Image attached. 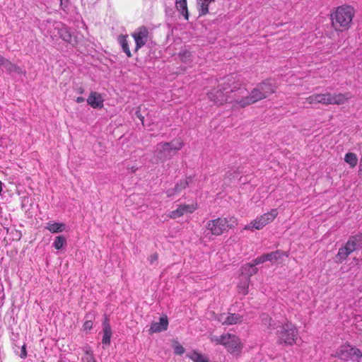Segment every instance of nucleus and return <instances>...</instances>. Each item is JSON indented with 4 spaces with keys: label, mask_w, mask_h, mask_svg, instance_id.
Returning <instances> with one entry per match:
<instances>
[{
    "label": "nucleus",
    "mask_w": 362,
    "mask_h": 362,
    "mask_svg": "<svg viewBox=\"0 0 362 362\" xmlns=\"http://www.w3.org/2000/svg\"><path fill=\"white\" fill-rule=\"evenodd\" d=\"M226 81L228 88L223 87L222 89L213 90L208 94V97L216 104L221 105L226 100L223 90H227L230 88L231 92H237L235 93V99L233 101V107L235 109L243 108L252 105L266 98L276 90V87L267 81L259 83L250 94L246 95L247 93V90L240 88L241 79L239 76H228Z\"/></svg>",
    "instance_id": "1"
},
{
    "label": "nucleus",
    "mask_w": 362,
    "mask_h": 362,
    "mask_svg": "<svg viewBox=\"0 0 362 362\" xmlns=\"http://www.w3.org/2000/svg\"><path fill=\"white\" fill-rule=\"evenodd\" d=\"M262 323L269 328L276 329L277 343L284 346H293L298 339V330L291 322L277 325L270 317L262 315Z\"/></svg>",
    "instance_id": "2"
},
{
    "label": "nucleus",
    "mask_w": 362,
    "mask_h": 362,
    "mask_svg": "<svg viewBox=\"0 0 362 362\" xmlns=\"http://www.w3.org/2000/svg\"><path fill=\"white\" fill-rule=\"evenodd\" d=\"M354 14V8L351 6H338L330 15L333 28L337 32L348 30L351 26Z\"/></svg>",
    "instance_id": "3"
},
{
    "label": "nucleus",
    "mask_w": 362,
    "mask_h": 362,
    "mask_svg": "<svg viewBox=\"0 0 362 362\" xmlns=\"http://www.w3.org/2000/svg\"><path fill=\"white\" fill-rule=\"evenodd\" d=\"M209 339L215 345L224 346L227 351L232 354H239L243 348L241 339L235 334L230 333H224L219 336L211 334Z\"/></svg>",
    "instance_id": "4"
},
{
    "label": "nucleus",
    "mask_w": 362,
    "mask_h": 362,
    "mask_svg": "<svg viewBox=\"0 0 362 362\" xmlns=\"http://www.w3.org/2000/svg\"><path fill=\"white\" fill-rule=\"evenodd\" d=\"M351 95L346 93H334L326 92L324 93H316L305 98V102L310 105L322 104L328 105H344L350 99Z\"/></svg>",
    "instance_id": "5"
},
{
    "label": "nucleus",
    "mask_w": 362,
    "mask_h": 362,
    "mask_svg": "<svg viewBox=\"0 0 362 362\" xmlns=\"http://www.w3.org/2000/svg\"><path fill=\"white\" fill-rule=\"evenodd\" d=\"M238 224L236 217L229 216L210 220L206 223V230L213 235L218 236L235 228Z\"/></svg>",
    "instance_id": "6"
},
{
    "label": "nucleus",
    "mask_w": 362,
    "mask_h": 362,
    "mask_svg": "<svg viewBox=\"0 0 362 362\" xmlns=\"http://www.w3.org/2000/svg\"><path fill=\"white\" fill-rule=\"evenodd\" d=\"M183 142L180 139L173 140L170 142L159 143L154 151L156 162H163L170 159L182 148Z\"/></svg>",
    "instance_id": "7"
},
{
    "label": "nucleus",
    "mask_w": 362,
    "mask_h": 362,
    "mask_svg": "<svg viewBox=\"0 0 362 362\" xmlns=\"http://www.w3.org/2000/svg\"><path fill=\"white\" fill-rule=\"evenodd\" d=\"M278 215L276 209H273L270 211L265 213L261 216H257L256 218L251 221L243 228L245 230L253 231L255 230H261L269 223L274 221Z\"/></svg>",
    "instance_id": "8"
},
{
    "label": "nucleus",
    "mask_w": 362,
    "mask_h": 362,
    "mask_svg": "<svg viewBox=\"0 0 362 362\" xmlns=\"http://www.w3.org/2000/svg\"><path fill=\"white\" fill-rule=\"evenodd\" d=\"M333 356L346 361L359 362L362 353L358 349L349 344H343L337 349Z\"/></svg>",
    "instance_id": "9"
},
{
    "label": "nucleus",
    "mask_w": 362,
    "mask_h": 362,
    "mask_svg": "<svg viewBox=\"0 0 362 362\" xmlns=\"http://www.w3.org/2000/svg\"><path fill=\"white\" fill-rule=\"evenodd\" d=\"M132 36L135 42V52H138V50L144 47L150 40L149 30L145 26H141L136 28L132 33Z\"/></svg>",
    "instance_id": "10"
},
{
    "label": "nucleus",
    "mask_w": 362,
    "mask_h": 362,
    "mask_svg": "<svg viewBox=\"0 0 362 362\" xmlns=\"http://www.w3.org/2000/svg\"><path fill=\"white\" fill-rule=\"evenodd\" d=\"M358 239L356 236L351 237L344 246L339 249L336 256L337 262H342L346 257L356 249Z\"/></svg>",
    "instance_id": "11"
},
{
    "label": "nucleus",
    "mask_w": 362,
    "mask_h": 362,
    "mask_svg": "<svg viewBox=\"0 0 362 362\" xmlns=\"http://www.w3.org/2000/svg\"><path fill=\"white\" fill-rule=\"evenodd\" d=\"M53 31H50V37L53 40L55 39L58 35L59 37L66 42H70L71 41V35L66 27L57 22L53 24Z\"/></svg>",
    "instance_id": "12"
},
{
    "label": "nucleus",
    "mask_w": 362,
    "mask_h": 362,
    "mask_svg": "<svg viewBox=\"0 0 362 362\" xmlns=\"http://www.w3.org/2000/svg\"><path fill=\"white\" fill-rule=\"evenodd\" d=\"M198 208L196 202L189 204H180L177 209L170 212L169 217L171 218H177L187 214H192Z\"/></svg>",
    "instance_id": "13"
},
{
    "label": "nucleus",
    "mask_w": 362,
    "mask_h": 362,
    "mask_svg": "<svg viewBox=\"0 0 362 362\" xmlns=\"http://www.w3.org/2000/svg\"><path fill=\"white\" fill-rule=\"evenodd\" d=\"M217 320L222 325H232L243 321V317L236 313H222L217 317Z\"/></svg>",
    "instance_id": "14"
},
{
    "label": "nucleus",
    "mask_w": 362,
    "mask_h": 362,
    "mask_svg": "<svg viewBox=\"0 0 362 362\" xmlns=\"http://www.w3.org/2000/svg\"><path fill=\"white\" fill-rule=\"evenodd\" d=\"M193 182V177H187L183 180H181L173 189L167 190L166 194L168 197H173L180 193L182 189L187 187H189Z\"/></svg>",
    "instance_id": "15"
},
{
    "label": "nucleus",
    "mask_w": 362,
    "mask_h": 362,
    "mask_svg": "<svg viewBox=\"0 0 362 362\" xmlns=\"http://www.w3.org/2000/svg\"><path fill=\"white\" fill-rule=\"evenodd\" d=\"M168 327V320L166 315L160 317L159 322H153L151 325L150 333H158L167 330Z\"/></svg>",
    "instance_id": "16"
},
{
    "label": "nucleus",
    "mask_w": 362,
    "mask_h": 362,
    "mask_svg": "<svg viewBox=\"0 0 362 362\" xmlns=\"http://www.w3.org/2000/svg\"><path fill=\"white\" fill-rule=\"evenodd\" d=\"M103 98L97 92H91L87 99L88 104L93 108H101L103 106Z\"/></svg>",
    "instance_id": "17"
},
{
    "label": "nucleus",
    "mask_w": 362,
    "mask_h": 362,
    "mask_svg": "<svg viewBox=\"0 0 362 362\" xmlns=\"http://www.w3.org/2000/svg\"><path fill=\"white\" fill-rule=\"evenodd\" d=\"M45 228L52 233H59L65 230L66 225L63 223L49 221L47 223Z\"/></svg>",
    "instance_id": "18"
},
{
    "label": "nucleus",
    "mask_w": 362,
    "mask_h": 362,
    "mask_svg": "<svg viewBox=\"0 0 362 362\" xmlns=\"http://www.w3.org/2000/svg\"><path fill=\"white\" fill-rule=\"evenodd\" d=\"M255 266V264L254 263L244 265L241 269L242 272L240 276L244 277V279L250 280V276L257 272V269Z\"/></svg>",
    "instance_id": "19"
},
{
    "label": "nucleus",
    "mask_w": 362,
    "mask_h": 362,
    "mask_svg": "<svg viewBox=\"0 0 362 362\" xmlns=\"http://www.w3.org/2000/svg\"><path fill=\"white\" fill-rule=\"evenodd\" d=\"M103 337L102 339V342L103 344L109 345L110 343V338L112 336V329L110 327V325L107 321V320H105L103 322Z\"/></svg>",
    "instance_id": "20"
},
{
    "label": "nucleus",
    "mask_w": 362,
    "mask_h": 362,
    "mask_svg": "<svg viewBox=\"0 0 362 362\" xmlns=\"http://www.w3.org/2000/svg\"><path fill=\"white\" fill-rule=\"evenodd\" d=\"M175 7L186 20L189 19L187 0H175Z\"/></svg>",
    "instance_id": "21"
},
{
    "label": "nucleus",
    "mask_w": 362,
    "mask_h": 362,
    "mask_svg": "<svg viewBox=\"0 0 362 362\" xmlns=\"http://www.w3.org/2000/svg\"><path fill=\"white\" fill-rule=\"evenodd\" d=\"M127 37V35H120L118 36L117 40L122 47L123 52L127 54L128 57H131L132 53L129 47Z\"/></svg>",
    "instance_id": "22"
},
{
    "label": "nucleus",
    "mask_w": 362,
    "mask_h": 362,
    "mask_svg": "<svg viewBox=\"0 0 362 362\" xmlns=\"http://www.w3.org/2000/svg\"><path fill=\"white\" fill-rule=\"evenodd\" d=\"M250 281V279H244V277L240 276V281L237 286L238 293L243 296L248 293Z\"/></svg>",
    "instance_id": "23"
},
{
    "label": "nucleus",
    "mask_w": 362,
    "mask_h": 362,
    "mask_svg": "<svg viewBox=\"0 0 362 362\" xmlns=\"http://www.w3.org/2000/svg\"><path fill=\"white\" fill-rule=\"evenodd\" d=\"M1 66L6 69L9 73L15 72L21 74L22 72L21 69L16 64L11 63L8 59H5L1 64Z\"/></svg>",
    "instance_id": "24"
},
{
    "label": "nucleus",
    "mask_w": 362,
    "mask_h": 362,
    "mask_svg": "<svg viewBox=\"0 0 362 362\" xmlns=\"http://www.w3.org/2000/svg\"><path fill=\"white\" fill-rule=\"evenodd\" d=\"M214 0H197V6L200 16H204L209 13V6Z\"/></svg>",
    "instance_id": "25"
},
{
    "label": "nucleus",
    "mask_w": 362,
    "mask_h": 362,
    "mask_svg": "<svg viewBox=\"0 0 362 362\" xmlns=\"http://www.w3.org/2000/svg\"><path fill=\"white\" fill-rule=\"evenodd\" d=\"M187 356L192 360L193 362H209L206 356L196 351L189 353Z\"/></svg>",
    "instance_id": "26"
},
{
    "label": "nucleus",
    "mask_w": 362,
    "mask_h": 362,
    "mask_svg": "<svg viewBox=\"0 0 362 362\" xmlns=\"http://www.w3.org/2000/svg\"><path fill=\"white\" fill-rule=\"evenodd\" d=\"M282 256L288 257L287 252H284L277 250V251L267 254V261H270V262H273L277 261Z\"/></svg>",
    "instance_id": "27"
},
{
    "label": "nucleus",
    "mask_w": 362,
    "mask_h": 362,
    "mask_svg": "<svg viewBox=\"0 0 362 362\" xmlns=\"http://www.w3.org/2000/svg\"><path fill=\"white\" fill-rule=\"evenodd\" d=\"M344 160L351 168H354L358 163V158L354 153H347L344 156Z\"/></svg>",
    "instance_id": "28"
},
{
    "label": "nucleus",
    "mask_w": 362,
    "mask_h": 362,
    "mask_svg": "<svg viewBox=\"0 0 362 362\" xmlns=\"http://www.w3.org/2000/svg\"><path fill=\"white\" fill-rule=\"evenodd\" d=\"M180 59L185 64H190L192 62V54L188 50H182L179 54Z\"/></svg>",
    "instance_id": "29"
},
{
    "label": "nucleus",
    "mask_w": 362,
    "mask_h": 362,
    "mask_svg": "<svg viewBox=\"0 0 362 362\" xmlns=\"http://www.w3.org/2000/svg\"><path fill=\"white\" fill-rule=\"evenodd\" d=\"M66 245V238L62 235L57 236L53 243V247L56 250H61Z\"/></svg>",
    "instance_id": "30"
},
{
    "label": "nucleus",
    "mask_w": 362,
    "mask_h": 362,
    "mask_svg": "<svg viewBox=\"0 0 362 362\" xmlns=\"http://www.w3.org/2000/svg\"><path fill=\"white\" fill-rule=\"evenodd\" d=\"M81 362H96L93 354L88 349L84 351V355L81 358Z\"/></svg>",
    "instance_id": "31"
},
{
    "label": "nucleus",
    "mask_w": 362,
    "mask_h": 362,
    "mask_svg": "<svg viewBox=\"0 0 362 362\" xmlns=\"http://www.w3.org/2000/svg\"><path fill=\"white\" fill-rule=\"evenodd\" d=\"M173 348L175 354L177 355H182L185 351V348L177 341H173Z\"/></svg>",
    "instance_id": "32"
},
{
    "label": "nucleus",
    "mask_w": 362,
    "mask_h": 362,
    "mask_svg": "<svg viewBox=\"0 0 362 362\" xmlns=\"http://www.w3.org/2000/svg\"><path fill=\"white\" fill-rule=\"evenodd\" d=\"M267 261V254H264V255H262L258 257H257L255 260H254V264L255 265H257V264H262V263H264L265 262Z\"/></svg>",
    "instance_id": "33"
},
{
    "label": "nucleus",
    "mask_w": 362,
    "mask_h": 362,
    "mask_svg": "<svg viewBox=\"0 0 362 362\" xmlns=\"http://www.w3.org/2000/svg\"><path fill=\"white\" fill-rule=\"evenodd\" d=\"M93 327V322L91 320H86L83 324V328L86 330H90Z\"/></svg>",
    "instance_id": "34"
},
{
    "label": "nucleus",
    "mask_w": 362,
    "mask_h": 362,
    "mask_svg": "<svg viewBox=\"0 0 362 362\" xmlns=\"http://www.w3.org/2000/svg\"><path fill=\"white\" fill-rule=\"evenodd\" d=\"M27 356V352H26V349H25V346L23 345L22 346V349H21V358H25Z\"/></svg>",
    "instance_id": "35"
},
{
    "label": "nucleus",
    "mask_w": 362,
    "mask_h": 362,
    "mask_svg": "<svg viewBox=\"0 0 362 362\" xmlns=\"http://www.w3.org/2000/svg\"><path fill=\"white\" fill-rule=\"evenodd\" d=\"M157 259H158V255L156 254H153L152 255H151V257H150L151 264H153Z\"/></svg>",
    "instance_id": "36"
},
{
    "label": "nucleus",
    "mask_w": 362,
    "mask_h": 362,
    "mask_svg": "<svg viewBox=\"0 0 362 362\" xmlns=\"http://www.w3.org/2000/svg\"><path fill=\"white\" fill-rule=\"evenodd\" d=\"M85 101V99L83 97H77L76 99V102L77 103H81Z\"/></svg>",
    "instance_id": "37"
},
{
    "label": "nucleus",
    "mask_w": 362,
    "mask_h": 362,
    "mask_svg": "<svg viewBox=\"0 0 362 362\" xmlns=\"http://www.w3.org/2000/svg\"><path fill=\"white\" fill-rule=\"evenodd\" d=\"M4 59L5 58L0 55V66L1 65Z\"/></svg>",
    "instance_id": "38"
},
{
    "label": "nucleus",
    "mask_w": 362,
    "mask_h": 362,
    "mask_svg": "<svg viewBox=\"0 0 362 362\" xmlns=\"http://www.w3.org/2000/svg\"><path fill=\"white\" fill-rule=\"evenodd\" d=\"M136 114L138 115V117L140 118V119H141V121H143L144 117H141L140 115H139V111H138V112H136Z\"/></svg>",
    "instance_id": "39"
}]
</instances>
